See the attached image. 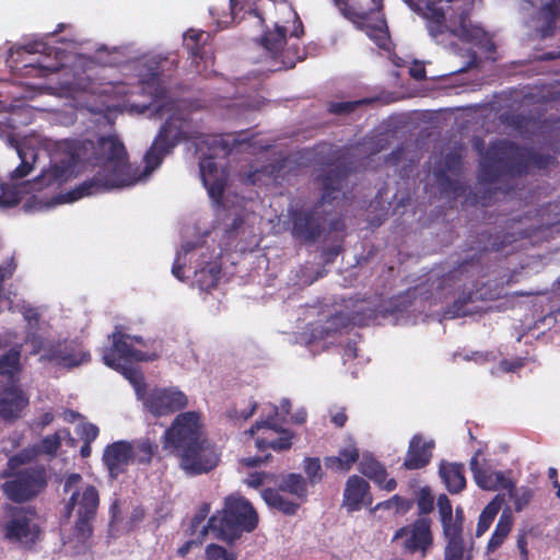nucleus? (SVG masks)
<instances>
[{
    "label": "nucleus",
    "instance_id": "1",
    "mask_svg": "<svg viewBox=\"0 0 560 560\" xmlns=\"http://www.w3.org/2000/svg\"><path fill=\"white\" fill-rule=\"evenodd\" d=\"M475 147L480 154V187H476L475 201L483 207L491 205L494 194L488 186L504 177L526 175L530 168L546 170L556 162L551 154H542L505 139L492 141L486 149L483 141L478 139Z\"/></svg>",
    "mask_w": 560,
    "mask_h": 560
},
{
    "label": "nucleus",
    "instance_id": "2",
    "mask_svg": "<svg viewBox=\"0 0 560 560\" xmlns=\"http://www.w3.org/2000/svg\"><path fill=\"white\" fill-rule=\"evenodd\" d=\"M164 439V447L172 448L180 468L190 476L207 474L219 464L220 455L205 436L200 415L196 411L177 415Z\"/></svg>",
    "mask_w": 560,
    "mask_h": 560
},
{
    "label": "nucleus",
    "instance_id": "3",
    "mask_svg": "<svg viewBox=\"0 0 560 560\" xmlns=\"http://www.w3.org/2000/svg\"><path fill=\"white\" fill-rule=\"evenodd\" d=\"M349 176L346 165L329 167L322 176V196L312 206L289 209L287 230L301 244L316 243L326 230L328 212L325 205L331 203L341 191Z\"/></svg>",
    "mask_w": 560,
    "mask_h": 560
},
{
    "label": "nucleus",
    "instance_id": "4",
    "mask_svg": "<svg viewBox=\"0 0 560 560\" xmlns=\"http://www.w3.org/2000/svg\"><path fill=\"white\" fill-rule=\"evenodd\" d=\"M178 60L170 56L155 55L144 62L145 73L141 75L140 86L137 91H129L125 84L114 89L125 95L124 106L130 112L144 114L153 107L155 116H162L163 112L172 109V103L167 102V86L163 79L165 70L177 67Z\"/></svg>",
    "mask_w": 560,
    "mask_h": 560
},
{
    "label": "nucleus",
    "instance_id": "5",
    "mask_svg": "<svg viewBox=\"0 0 560 560\" xmlns=\"http://www.w3.org/2000/svg\"><path fill=\"white\" fill-rule=\"evenodd\" d=\"M94 158L102 164L101 168L69 192L70 201L128 185V156L119 139L101 137L94 148Z\"/></svg>",
    "mask_w": 560,
    "mask_h": 560
},
{
    "label": "nucleus",
    "instance_id": "6",
    "mask_svg": "<svg viewBox=\"0 0 560 560\" xmlns=\"http://www.w3.org/2000/svg\"><path fill=\"white\" fill-rule=\"evenodd\" d=\"M259 517L253 504L241 494H230L225 498L221 512L209 517L202 525L198 538L201 544L208 532L211 530L215 538L232 545L244 533H252L258 526Z\"/></svg>",
    "mask_w": 560,
    "mask_h": 560
},
{
    "label": "nucleus",
    "instance_id": "7",
    "mask_svg": "<svg viewBox=\"0 0 560 560\" xmlns=\"http://www.w3.org/2000/svg\"><path fill=\"white\" fill-rule=\"evenodd\" d=\"M83 478L78 472L69 474L63 481L62 490L65 493L72 492L65 505L63 517L69 520L75 511L77 518L73 530L77 538L83 542L93 536L94 521L100 508V492L93 485H85L79 489Z\"/></svg>",
    "mask_w": 560,
    "mask_h": 560
},
{
    "label": "nucleus",
    "instance_id": "8",
    "mask_svg": "<svg viewBox=\"0 0 560 560\" xmlns=\"http://www.w3.org/2000/svg\"><path fill=\"white\" fill-rule=\"evenodd\" d=\"M120 328V326H116L115 330L108 336L112 345L104 348L103 362L108 368L121 372L132 384L138 399L141 400L148 393L144 376L140 371L129 368L127 364L135 361H154L159 358V354L135 349L130 343L126 342L128 336Z\"/></svg>",
    "mask_w": 560,
    "mask_h": 560
},
{
    "label": "nucleus",
    "instance_id": "9",
    "mask_svg": "<svg viewBox=\"0 0 560 560\" xmlns=\"http://www.w3.org/2000/svg\"><path fill=\"white\" fill-rule=\"evenodd\" d=\"M409 9L421 16L425 22V28L429 35L439 39L440 36L455 32L447 24V11L443 5H439V0H402ZM343 14L358 21H368L371 14H382L383 0H371L372 7L368 11H353L348 7V0H334Z\"/></svg>",
    "mask_w": 560,
    "mask_h": 560
},
{
    "label": "nucleus",
    "instance_id": "10",
    "mask_svg": "<svg viewBox=\"0 0 560 560\" xmlns=\"http://www.w3.org/2000/svg\"><path fill=\"white\" fill-rule=\"evenodd\" d=\"M0 476L4 479L1 491L14 503H25L35 499L47 488L49 479L47 468L43 464L15 469L5 468Z\"/></svg>",
    "mask_w": 560,
    "mask_h": 560
},
{
    "label": "nucleus",
    "instance_id": "11",
    "mask_svg": "<svg viewBox=\"0 0 560 560\" xmlns=\"http://www.w3.org/2000/svg\"><path fill=\"white\" fill-rule=\"evenodd\" d=\"M503 234L482 232L478 235V250L482 253L500 252L518 240H530L533 243L547 240L553 232L560 233V211L555 213L552 220L539 225L514 229Z\"/></svg>",
    "mask_w": 560,
    "mask_h": 560
},
{
    "label": "nucleus",
    "instance_id": "12",
    "mask_svg": "<svg viewBox=\"0 0 560 560\" xmlns=\"http://www.w3.org/2000/svg\"><path fill=\"white\" fill-rule=\"evenodd\" d=\"M184 121L176 115L170 116L161 126L151 147L144 154V173L149 174L156 170L164 158L183 140L198 139V135L188 133L184 130Z\"/></svg>",
    "mask_w": 560,
    "mask_h": 560
},
{
    "label": "nucleus",
    "instance_id": "13",
    "mask_svg": "<svg viewBox=\"0 0 560 560\" xmlns=\"http://www.w3.org/2000/svg\"><path fill=\"white\" fill-rule=\"evenodd\" d=\"M28 54H40L43 57L37 62L25 63L20 69V73L26 78H46L49 74L57 73L63 68L60 56L63 54L60 49L49 46L44 39H34L23 47Z\"/></svg>",
    "mask_w": 560,
    "mask_h": 560
},
{
    "label": "nucleus",
    "instance_id": "14",
    "mask_svg": "<svg viewBox=\"0 0 560 560\" xmlns=\"http://www.w3.org/2000/svg\"><path fill=\"white\" fill-rule=\"evenodd\" d=\"M431 524L429 517H419L412 524L397 529L393 539H404L402 548L406 552L420 553L421 558H425L433 545Z\"/></svg>",
    "mask_w": 560,
    "mask_h": 560
},
{
    "label": "nucleus",
    "instance_id": "15",
    "mask_svg": "<svg viewBox=\"0 0 560 560\" xmlns=\"http://www.w3.org/2000/svg\"><path fill=\"white\" fill-rule=\"evenodd\" d=\"M144 408L154 417H162L183 410L188 398L176 387L153 388L141 399Z\"/></svg>",
    "mask_w": 560,
    "mask_h": 560
},
{
    "label": "nucleus",
    "instance_id": "16",
    "mask_svg": "<svg viewBox=\"0 0 560 560\" xmlns=\"http://www.w3.org/2000/svg\"><path fill=\"white\" fill-rule=\"evenodd\" d=\"M279 415V407L276 405H269V412L267 419L257 421L254 425L250 427L248 433L254 435L256 431L261 428L271 429L277 433H280L281 436L267 441L265 439H257L255 445L259 452H265L268 448H271L276 452L290 450L292 446V440L294 438V433L290 430L283 429L282 427L275 423L276 418Z\"/></svg>",
    "mask_w": 560,
    "mask_h": 560
},
{
    "label": "nucleus",
    "instance_id": "17",
    "mask_svg": "<svg viewBox=\"0 0 560 560\" xmlns=\"http://www.w3.org/2000/svg\"><path fill=\"white\" fill-rule=\"evenodd\" d=\"M135 458V447L131 442L119 440L105 446L102 462L112 480H116L127 471Z\"/></svg>",
    "mask_w": 560,
    "mask_h": 560
},
{
    "label": "nucleus",
    "instance_id": "18",
    "mask_svg": "<svg viewBox=\"0 0 560 560\" xmlns=\"http://www.w3.org/2000/svg\"><path fill=\"white\" fill-rule=\"evenodd\" d=\"M288 27L280 25L278 22L275 24L273 30H267L259 38V44L270 55V57L282 63L283 68H293L296 60L301 57L298 51L293 57H289V50L284 51L283 47L287 44Z\"/></svg>",
    "mask_w": 560,
    "mask_h": 560
},
{
    "label": "nucleus",
    "instance_id": "19",
    "mask_svg": "<svg viewBox=\"0 0 560 560\" xmlns=\"http://www.w3.org/2000/svg\"><path fill=\"white\" fill-rule=\"evenodd\" d=\"M3 536L12 542L34 544L39 535V529L32 524L31 517L24 510H18L2 526Z\"/></svg>",
    "mask_w": 560,
    "mask_h": 560
},
{
    "label": "nucleus",
    "instance_id": "20",
    "mask_svg": "<svg viewBox=\"0 0 560 560\" xmlns=\"http://www.w3.org/2000/svg\"><path fill=\"white\" fill-rule=\"evenodd\" d=\"M373 503V495L369 482L358 476H350L345 485L342 506L349 513L360 511L362 506H370Z\"/></svg>",
    "mask_w": 560,
    "mask_h": 560
},
{
    "label": "nucleus",
    "instance_id": "21",
    "mask_svg": "<svg viewBox=\"0 0 560 560\" xmlns=\"http://www.w3.org/2000/svg\"><path fill=\"white\" fill-rule=\"evenodd\" d=\"M47 358L60 366L72 369L88 363L91 360V354L83 351L75 341H63L49 348Z\"/></svg>",
    "mask_w": 560,
    "mask_h": 560
},
{
    "label": "nucleus",
    "instance_id": "22",
    "mask_svg": "<svg viewBox=\"0 0 560 560\" xmlns=\"http://www.w3.org/2000/svg\"><path fill=\"white\" fill-rule=\"evenodd\" d=\"M200 175L209 196L220 202L226 186L225 172L217 166L212 158H208L200 162Z\"/></svg>",
    "mask_w": 560,
    "mask_h": 560
},
{
    "label": "nucleus",
    "instance_id": "23",
    "mask_svg": "<svg viewBox=\"0 0 560 560\" xmlns=\"http://www.w3.org/2000/svg\"><path fill=\"white\" fill-rule=\"evenodd\" d=\"M433 448V441H424L420 434L413 435L409 441L402 466L408 470L424 468L431 462Z\"/></svg>",
    "mask_w": 560,
    "mask_h": 560
},
{
    "label": "nucleus",
    "instance_id": "24",
    "mask_svg": "<svg viewBox=\"0 0 560 560\" xmlns=\"http://www.w3.org/2000/svg\"><path fill=\"white\" fill-rule=\"evenodd\" d=\"M480 455L481 451H476L469 463L470 470L478 487L483 490H497L499 487L508 488L510 481L505 478L504 474L502 471H492L490 468L481 466L478 459Z\"/></svg>",
    "mask_w": 560,
    "mask_h": 560
},
{
    "label": "nucleus",
    "instance_id": "25",
    "mask_svg": "<svg viewBox=\"0 0 560 560\" xmlns=\"http://www.w3.org/2000/svg\"><path fill=\"white\" fill-rule=\"evenodd\" d=\"M27 405L28 397L24 390L16 385H10L3 389L0 398V418L15 420Z\"/></svg>",
    "mask_w": 560,
    "mask_h": 560
},
{
    "label": "nucleus",
    "instance_id": "26",
    "mask_svg": "<svg viewBox=\"0 0 560 560\" xmlns=\"http://www.w3.org/2000/svg\"><path fill=\"white\" fill-rule=\"evenodd\" d=\"M359 470L381 489L393 491L397 487V481L394 478H387L388 474L384 465L372 456H363L359 464Z\"/></svg>",
    "mask_w": 560,
    "mask_h": 560
},
{
    "label": "nucleus",
    "instance_id": "27",
    "mask_svg": "<svg viewBox=\"0 0 560 560\" xmlns=\"http://www.w3.org/2000/svg\"><path fill=\"white\" fill-rule=\"evenodd\" d=\"M22 346L15 345L0 355V376L5 378L10 385L20 382L23 366L21 363Z\"/></svg>",
    "mask_w": 560,
    "mask_h": 560
},
{
    "label": "nucleus",
    "instance_id": "28",
    "mask_svg": "<svg viewBox=\"0 0 560 560\" xmlns=\"http://www.w3.org/2000/svg\"><path fill=\"white\" fill-rule=\"evenodd\" d=\"M439 472L448 492L456 494L466 488L465 466L460 463H441Z\"/></svg>",
    "mask_w": 560,
    "mask_h": 560
},
{
    "label": "nucleus",
    "instance_id": "29",
    "mask_svg": "<svg viewBox=\"0 0 560 560\" xmlns=\"http://www.w3.org/2000/svg\"><path fill=\"white\" fill-rule=\"evenodd\" d=\"M352 324V319L346 313L338 312L330 315L324 323L315 324L312 329L314 338L326 339L348 328Z\"/></svg>",
    "mask_w": 560,
    "mask_h": 560
},
{
    "label": "nucleus",
    "instance_id": "30",
    "mask_svg": "<svg viewBox=\"0 0 560 560\" xmlns=\"http://www.w3.org/2000/svg\"><path fill=\"white\" fill-rule=\"evenodd\" d=\"M462 156L457 152H448L444 158V168L440 171L438 175V179L440 185L446 190L452 191L454 194L459 189L458 180L451 179L446 172H451L454 174L459 173L462 170Z\"/></svg>",
    "mask_w": 560,
    "mask_h": 560
},
{
    "label": "nucleus",
    "instance_id": "31",
    "mask_svg": "<svg viewBox=\"0 0 560 560\" xmlns=\"http://www.w3.org/2000/svg\"><path fill=\"white\" fill-rule=\"evenodd\" d=\"M261 497L269 508L288 516L295 515L302 504L299 501L295 502L284 498L281 492L275 488L264 489Z\"/></svg>",
    "mask_w": 560,
    "mask_h": 560
},
{
    "label": "nucleus",
    "instance_id": "32",
    "mask_svg": "<svg viewBox=\"0 0 560 560\" xmlns=\"http://www.w3.org/2000/svg\"><path fill=\"white\" fill-rule=\"evenodd\" d=\"M277 490L292 494L300 503L307 501V482L301 474L291 472L283 476Z\"/></svg>",
    "mask_w": 560,
    "mask_h": 560
},
{
    "label": "nucleus",
    "instance_id": "33",
    "mask_svg": "<svg viewBox=\"0 0 560 560\" xmlns=\"http://www.w3.org/2000/svg\"><path fill=\"white\" fill-rule=\"evenodd\" d=\"M360 453L355 446L341 448L337 456L325 457L326 468L334 471L347 472L359 460Z\"/></svg>",
    "mask_w": 560,
    "mask_h": 560
},
{
    "label": "nucleus",
    "instance_id": "34",
    "mask_svg": "<svg viewBox=\"0 0 560 560\" xmlns=\"http://www.w3.org/2000/svg\"><path fill=\"white\" fill-rule=\"evenodd\" d=\"M205 37H208L205 32L192 28L188 30L184 35V47L196 63H198V59L201 61H207L208 59Z\"/></svg>",
    "mask_w": 560,
    "mask_h": 560
},
{
    "label": "nucleus",
    "instance_id": "35",
    "mask_svg": "<svg viewBox=\"0 0 560 560\" xmlns=\"http://www.w3.org/2000/svg\"><path fill=\"white\" fill-rule=\"evenodd\" d=\"M376 23L370 25L366 21H360L365 28L366 35L382 49L388 50L390 37L384 14H376Z\"/></svg>",
    "mask_w": 560,
    "mask_h": 560
},
{
    "label": "nucleus",
    "instance_id": "36",
    "mask_svg": "<svg viewBox=\"0 0 560 560\" xmlns=\"http://www.w3.org/2000/svg\"><path fill=\"white\" fill-rule=\"evenodd\" d=\"M464 510L460 506H457L455 510L454 517L448 520L441 521L443 535L446 542H463V532H464Z\"/></svg>",
    "mask_w": 560,
    "mask_h": 560
},
{
    "label": "nucleus",
    "instance_id": "37",
    "mask_svg": "<svg viewBox=\"0 0 560 560\" xmlns=\"http://www.w3.org/2000/svg\"><path fill=\"white\" fill-rule=\"evenodd\" d=\"M464 510L460 506H457L455 510L454 517L448 520L441 521L443 535L446 542H463V532H464Z\"/></svg>",
    "mask_w": 560,
    "mask_h": 560
},
{
    "label": "nucleus",
    "instance_id": "38",
    "mask_svg": "<svg viewBox=\"0 0 560 560\" xmlns=\"http://www.w3.org/2000/svg\"><path fill=\"white\" fill-rule=\"evenodd\" d=\"M513 517L510 512L504 511L495 525L494 532L488 542V550H497L505 540L512 529Z\"/></svg>",
    "mask_w": 560,
    "mask_h": 560
},
{
    "label": "nucleus",
    "instance_id": "39",
    "mask_svg": "<svg viewBox=\"0 0 560 560\" xmlns=\"http://www.w3.org/2000/svg\"><path fill=\"white\" fill-rule=\"evenodd\" d=\"M40 455L39 445H30L13 456H11L7 462V468L15 469L23 468L22 466L27 465L35 460Z\"/></svg>",
    "mask_w": 560,
    "mask_h": 560
},
{
    "label": "nucleus",
    "instance_id": "40",
    "mask_svg": "<svg viewBox=\"0 0 560 560\" xmlns=\"http://www.w3.org/2000/svg\"><path fill=\"white\" fill-rule=\"evenodd\" d=\"M499 511L500 504L494 501H491L485 506L479 515L477 524L476 535L478 537L483 535L489 529Z\"/></svg>",
    "mask_w": 560,
    "mask_h": 560
},
{
    "label": "nucleus",
    "instance_id": "41",
    "mask_svg": "<svg viewBox=\"0 0 560 560\" xmlns=\"http://www.w3.org/2000/svg\"><path fill=\"white\" fill-rule=\"evenodd\" d=\"M158 451V444L151 442L149 439H143L138 442L135 450V458L138 464L148 465L151 463L154 453Z\"/></svg>",
    "mask_w": 560,
    "mask_h": 560
},
{
    "label": "nucleus",
    "instance_id": "42",
    "mask_svg": "<svg viewBox=\"0 0 560 560\" xmlns=\"http://www.w3.org/2000/svg\"><path fill=\"white\" fill-rule=\"evenodd\" d=\"M371 100L362 98L347 102H331L328 105V112L332 115L341 116L353 113L358 107L370 104Z\"/></svg>",
    "mask_w": 560,
    "mask_h": 560
},
{
    "label": "nucleus",
    "instance_id": "43",
    "mask_svg": "<svg viewBox=\"0 0 560 560\" xmlns=\"http://www.w3.org/2000/svg\"><path fill=\"white\" fill-rule=\"evenodd\" d=\"M284 14L287 15L288 22H292V28L290 30V36L295 38H301L304 35V26L303 23L298 14V12L293 9V7L283 3L282 4Z\"/></svg>",
    "mask_w": 560,
    "mask_h": 560
},
{
    "label": "nucleus",
    "instance_id": "44",
    "mask_svg": "<svg viewBox=\"0 0 560 560\" xmlns=\"http://www.w3.org/2000/svg\"><path fill=\"white\" fill-rule=\"evenodd\" d=\"M417 506L420 517H424L423 515H428L433 511L434 497L432 495L429 487H423L420 489L417 498Z\"/></svg>",
    "mask_w": 560,
    "mask_h": 560
},
{
    "label": "nucleus",
    "instance_id": "45",
    "mask_svg": "<svg viewBox=\"0 0 560 560\" xmlns=\"http://www.w3.org/2000/svg\"><path fill=\"white\" fill-rule=\"evenodd\" d=\"M61 442L62 436L60 435V431H57L54 434L43 438L40 444H38L40 455L46 454L48 456H55L61 446Z\"/></svg>",
    "mask_w": 560,
    "mask_h": 560
},
{
    "label": "nucleus",
    "instance_id": "46",
    "mask_svg": "<svg viewBox=\"0 0 560 560\" xmlns=\"http://www.w3.org/2000/svg\"><path fill=\"white\" fill-rule=\"evenodd\" d=\"M304 470L311 483H317L323 479L320 460L317 457L305 458Z\"/></svg>",
    "mask_w": 560,
    "mask_h": 560
},
{
    "label": "nucleus",
    "instance_id": "47",
    "mask_svg": "<svg viewBox=\"0 0 560 560\" xmlns=\"http://www.w3.org/2000/svg\"><path fill=\"white\" fill-rule=\"evenodd\" d=\"M444 560H470V556L465 552V541L446 542L444 548Z\"/></svg>",
    "mask_w": 560,
    "mask_h": 560
},
{
    "label": "nucleus",
    "instance_id": "48",
    "mask_svg": "<svg viewBox=\"0 0 560 560\" xmlns=\"http://www.w3.org/2000/svg\"><path fill=\"white\" fill-rule=\"evenodd\" d=\"M206 560H236L234 552L228 551L218 544H210L206 547Z\"/></svg>",
    "mask_w": 560,
    "mask_h": 560
},
{
    "label": "nucleus",
    "instance_id": "49",
    "mask_svg": "<svg viewBox=\"0 0 560 560\" xmlns=\"http://www.w3.org/2000/svg\"><path fill=\"white\" fill-rule=\"evenodd\" d=\"M210 513V504L209 503H202L196 514L192 516L190 525L188 527V532L190 535H195L199 527H202V523L207 518V516ZM202 528H200L201 530Z\"/></svg>",
    "mask_w": 560,
    "mask_h": 560
},
{
    "label": "nucleus",
    "instance_id": "50",
    "mask_svg": "<svg viewBox=\"0 0 560 560\" xmlns=\"http://www.w3.org/2000/svg\"><path fill=\"white\" fill-rule=\"evenodd\" d=\"M438 511L440 515V521L448 520L454 517L453 515V506L446 494H440L438 498Z\"/></svg>",
    "mask_w": 560,
    "mask_h": 560
},
{
    "label": "nucleus",
    "instance_id": "51",
    "mask_svg": "<svg viewBox=\"0 0 560 560\" xmlns=\"http://www.w3.org/2000/svg\"><path fill=\"white\" fill-rule=\"evenodd\" d=\"M79 434L83 442L93 443L100 434V429L94 423L84 422L81 424Z\"/></svg>",
    "mask_w": 560,
    "mask_h": 560
},
{
    "label": "nucleus",
    "instance_id": "52",
    "mask_svg": "<svg viewBox=\"0 0 560 560\" xmlns=\"http://www.w3.org/2000/svg\"><path fill=\"white\" fill-rule=\"evenodd\" d=\"M19 156L21 158L22 162L20 163L19 166H16L12 173H11V178L12 179H21V178H24L25 176H27L32 170H33V165L27 162L25 160V158L22 155V151L19 150Z\"/></svg>",
    "mask_w": 560,
    "mask_h": 560
},
{
    "label": "nucleus",
    "instance_id": "53",
    "mask_svg": "<svg viewBox=\"0 0 560 560\" xmlns=\"http://www.w3.org/2000/svg\"><path fill=\"white\" fill-rule=\"evenodd\" d=\"M257 406L258 405L255 400H250L247 409L241 411L234 409L229 412V416L233 419L247 420L255 413Z\"/></svg>",
    "mask_w": 560,
    "mask_h": 560
},
{
    "label": "nucleus",
    "instance_id": "54",
    "mask_svg": "<svg viewBox=\"0 0 560 560\" xmlns=\"http://www.w3.org/2000/svg\"><path fill=\"white\" fill-rule=\"evenodd\" d=\"M65 174H66V168L63 166L54 165L48 171L47 175L43 174V177H45V178L48 177L47 184H52V183L61 182L65 177Z\"/></svg>",
    "mask_w": 560,
    "mask_h": 560
},
{
    "label": "nucleus",
    "instance_id": "55",
    "mask_svg": "<svg viewBox=\"0 0 560 560\" xmlns=\"http://www.w3.org/2000/svg\"><path fill=\"white\" fill-rule=\"evenodd\" d=\"M271 458V454H265L262 456H249L244 457L240 460V463L248 468H255L260 466L261 464L268 462Z\"/></svg>",
    "mask_w": 560,
    "mask_h": 560
},
{
    "label": "nucleus",
    "instance_id": "56",
    "mask_svg": "<svg viewBox=\"0 0 560 560\" xmlns=\"http://www.w3.org/2000/svg\"><path fill=\"white\" fill-rule=\"evenodd\" d=\"M267 474L264 471H255L248 475V477L245 480V483L254 489L259 488L265 482Z\"/></svg>",
    "mask_w": 560,
    "mask_h": 560
},
{
    "label": "nucleus",
    "instance_id": "57",
    "mask_svg": "<svg viewBox=\"0 0 560 560\" xmlns=\"http://www.w3.org/2000/svg\"><path fill=\"white\" fill-rule=\"evenodd\" d=\"M557 3L560 4V0H551L542 7V11L550 16V21L548 23L550 28L555 26V19L558 15Z\"/></svg>",
    "mask_w": 560,
    "mask_h": 560
},
{
    "label": "nucleus",
    "instance_id": "58",
    "mask_svg": "<svg viewBox=\"0 0 560 560\" xmlns=\"http://www.w3.org/2000/svg\"><path fill=\"white\" fill-rule=\"evenodd\" d=\"M409 75L412 79L417 80V81L424 80L425 79V68H424V65L421 63V62H415L409 68Z\"/></svg>",
    "mask_w": 560,
    "mask_h": 560
},
{
    "label": "nucleus",
    "instance_id": "59",
    "mask_svg": "<svg viewBox=\"0 0 560 560\" xmlns=\"http://www.w3.org/2000/svg\"><path fill=\"white\" fill-rule=\"evenodd\" d=\"M530 492L525 490L522 494H514V508L516 511L523 510V508L529 502L530 500Z\"/></svg>",
    "mask_w": 560,
    "mask_h": 560
},
{
    "label": "nucleus",
    "instance_id": "60",
    "mask_svg": "<svg viewBox=\"0 0 560 560\" xmlns=\"http://www.w3.org/2000/svg\"><path fill=\"white\" fill-rule=\"evenodd\" d=\"M348 420V416L346 415L345 410H340L338 412H336L332 417H331V422L337 427V428H342L345 427L346 422Z\"/></svg>",
    "mask_w": 560,
    "mask_h": 560
},
{
    "label": "nucleus",
    "instance_id": "61",
    "mask_svg": "<svg viewBox=\"0 0 560 560\" xmlns=\"http://www.w3.org/2000/svg\"><path fill=\"white\" fill-rule=\"evenodd\" d=\"M54 419L55 416L51 411L44 412L37 421V427L44 429L45 427L49 425Z\"/></svg>",
    "mask_w": 560,
    "mask_h": 560
},
{
    "label": "nucleus",
    "instance_id": "62",
    "mask_svg": "<svg viewBox=\"0 0 560 560\" xmlns=\"http://www.w3.org/2000/svg\"><path fill=\"white\" fill-rule=\"evenodd\" d=\"M172 273L178 280H184V266L179 262V257H177L173 264Z\"/></svg>",
    "mask_w": 560,
    "mask_h": 560
},
{
    "label": "nucleus",
    "instance_id": "63",
    "mask_svg": "<svg viewBox=\"0 0 560 560\" xmlns=\"http://www.w3.org/2000/svg\"><path fill=\"white\" fill-rule=\"evenodd\" d=\"M307 418V413L305 410H298L295 413L292 415L291 421L295 424H303L305 423Z\"/></svg>",
    "mask_w": 560,
    "mask_h": 560
},
{
    "label": "nucleus",
    "instance_id": "64",
    "mask_svg": "<svg viewBox=\"0 0 560 560\" xmlns=\"http://www.w3.org/2000/svg\"><path fill=\"white\" fill-rule=\"evenodd\" d=\"M340 253V248L338 246H335V247H329L328 249L325 250V261L326 262H330L332 261Z\"/></svg>",
    "mask_w": 560,
    "mask_h": 560
}]
</instances>
